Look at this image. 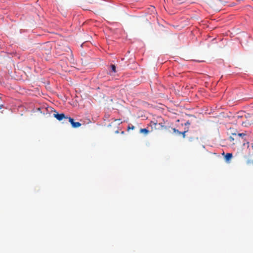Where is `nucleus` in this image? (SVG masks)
Segmentation results:
<instances>
[{"label": "nucleus", "instance_id": "obj_1", "mask_svg": "<svg viewBox=\"0 0 253 253\" xmlns=\"http://www.w3.org/2000/svg\"><path fill=\"white\" fill-rule=\"evenodd\" d=\"M151 123L154 125L155 129L161 130L163 129H167V127L166 126V122L164 119L159 118L158 120H157L156 122H151Z\"/></svg>", "mask_w": 253, "mask_h": 253}, {"label": "nucleus", "instance_id": "obj_2", "mask_svg": "<svg viewBox=\"0 0 253 253\" xmlns=\"http://www.w3.org/2000/svg\"><path fill=\"white\" fill-rule=\"evenodd\" d=\"M52 117L55 118L58 121L64 120L65 122L66 120L68 119V116H66L64 114H58L56 111L54 112V114H52Z\"/></svg>", "mask_w": 253, "mask_h": 253}, {"label": "nucleus", "instance_id": "obj_3", "mask_svg": "<svg viewBox=\"0 0 253 253\" xmlns=\"http://www.w3.org/2000/svg\"><path fill=\"white\" fill-rule=\"evenodd\" d=\"M172 129H173V132L174 133H176V134H177L178 135L182 134L183 138H184L185 137V133L187 132V131H184L183 132H181V131H179L178 130L176 129L175 128H173Z\"/></svg>", "mask_w": 253, "mask_h": 253}, {"label": "nucleus", "instance_id": "obj_4", "mask_svg": "<svg viewBox=\"0 0 253 253\" xmlns=\"http://www.w3.org/2000/svg\"><path fill=\"white\" fill-rule=\"evenodd\" d=\"M54 111H56L53 108L48 107V114L50 117H52V114H54Z\"/></svg>", "mask_w": 253, "mask_h": 253}, {"label": "nucleus", "instance_id": "obj_5", "mask_svg": "<svg viewBox=\"0 0 253 253\" xmlns=\"http://www.w3.org/2000/svg\"><path fill=\"white\" fill-rule=\"evenodd\" d=\"M232 157V153H227L226 155L225 156V159L226 161H229L230 160Z\"/></svg>", "mask_w": 253, "mask_h": 253}, {"label": "nucleus", "instance_id": "obj_6", "mask_svg": "<svg viewBox=\"0 0 253 253\" xmlns=\"http://www.w3.org/2000/svg\"><path fill=\"white\" fill-rule=\"evenodd\" d=\"M81 126V124L79 122H74L72 125V127L74 128L79 127Z\"/></svg>", "mask_w": 253, "mask_h": 253}, {"label": "nucleus", "instance_id": "obj_7", "mask_svg": "<svg viewBox=\"0 0 253 253\" xmlns=\"http://www.w3.org/2000/svg\"><path fill=\"white\" fill-rule=\"evenodd\" d=\"M67 122L70 123L72 125L75 122L73 118H71L68 117V119L66 120L65 122L67 123Z\"/></svg>", "mask_w": 253, "mask_h": 253}, {"label": "nucleus", "instance_id": "obj_8", "mask_svg": "<svg viewBox=\"0 0 253 253\" xmlns=\"http://www.w3.org/2000/svg\"><path fill=\"white\" fill-rule=\"evenodd\" d=\"M140 132L147 134L148 133L149 130L146 128H141L140 130Z\"/></svg>", "mask_w": 253, "mask_h": 253}, {"label": "nucleus", "instance_id": "obj_9", "mask_svg": "<svg viewBox=\"0 0 253 253\" xmlns=\"http://www.w3.org/2000/svg\"><path fill=\"white\" fill-rule=\"evenodd\" d=\"M110 67L111 68V70L112 71V72H113L114 73H116V66L114 64H111L110 65Z\"/></svg>", "mask_w": 253, "mask_h": 253}, {"label": "nucleus", "instance_id": "obj_10", "mask_svg": "<svg viewBox=\"0 0 253 253\" xmlns=\"http://www.w3.org/2000/svg\"><path fill=\"white\" fill-rule=\"evenodd\" d=\"M134 128H135V126H133V125L128 126V127H127V129L128 130H129V129H134Z\"/></svg>", "mask_w": 253, "mask_h": 253}, {"label": "nucleus", "instance_id": "obj_11", "mask_svg": "<svg viewBox=\"0 0 253 253\" xmlns=\"http://www.w3.org/2000/svg\"><path fill=\"white\" fill-rule=\"evenodd\" d=\"M246 135V134L244 133H241L238 134V135L240 136H241V137H243V136H245Z\"/></svg>", "mask_w": 253, "mask_h": 253}, {"label": "nucleus", "instance_id": "obj_12", "mask_svg": "<svg viewBox=\"0 0 253 253\" xmlns=\"http://www.w3.org/2000/svg\"><path fill=\"white\" fill-rule=\"evenodd\" d=\"M115 121H117L119 124H121L122 123L121 119L115 120Z\"/></svg>", "mask_w": 253, "mask_h": 253}, {"label": "nucleus", "instance_id": "obj_13", "mask_svg": "<svg viewBox=\"0 0 253 253\" xmlns=\"http://www.w3.org/2000/svg\"><path fill=\"white\" fill-rule=\"evenodd\" d=\"M229 138H230V140H231V141H232V140H234V138H233V137H232L231 136H230V137H229Z\"/></svg>", "mask_w": 253, "mask_h": 253}, {"label": "nucleus", "instance_id": "obj_14", "mask_svg": "<svg viewBox=\"0 0 253 253\" xmlns=\"http://www.w3.org/2000/svg\"><path fill=\"white\" fill-rule=\"evenodd\" d=\"M3 105H0V109H1L2 108H3Z\"/></svg>", "mask_w": 253, "mask_h": 253}, {"label": "nucleus", "instance_id": "obj_15", "mask_svg": "<svg viewBox=\"0 0 253 253\" xmlns=\"http://www.w3.org/2000/svg\"><path fill=\"white\" fill-rule=\"evenodd\" d=\"M189 124H190V123H189L188 122H187L185 124V125H189Z\"/></svg>", "mask_w": 253, "mask_h": 253}, {"label": "nucleus", "instance_id": "obj_16", "mask_svg": "<svg viewBox=\"0 0 253 253\" xmlns=\"http://www.w3.org/2000/svg\"><path fill=\"white\" fill-rule=\"evenodd\" d=\"M251 163V161H248L247 162V164H250Z\"/></svg>", "mask_w": 253, "mask_h": 253}, {"label": "nucleus", "instance_id": "obj_17", "mask_svg": "<svg viewBox=\"0 0 253 253\" xmlns=\"http://www.w3.org/2000/svg\"><path fill=\"white\" fill-rule=\"evenodd\" d=\"M247 144L249 145V142H247Z\"/></svg>", "mask_w": 253, "mask_h": 253}]
</instances>
